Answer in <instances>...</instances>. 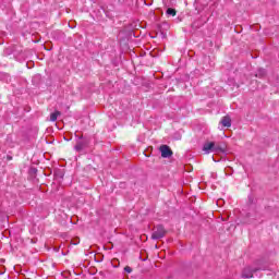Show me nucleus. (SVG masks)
I'll return each instance as SVG.
<instances>
[{"label": "nucleus", "instance_id": "nucleus-1", "mask_svg": "<svg viewBox=\"0 0 279 279\" xmlns=\"http://www.w3.org/2000/svg\"><path fill=\"white\" fill-rule=\"evenodd\" d=\"M256 271H265V267H254V266H246L242 270V278H254Z\"/></svg>", "mask_w": 279, "mask_h": 279}, {"label": "nucleus", "instance_id": "nucleus-2", "mask_svg": "<svg viewBox=\"0 0 279 279\" xmlns=\"http://www.w3.org/2000/svg\"><path fill=\"white\" fill-rule=\"evenodd\" d=\"M165 234H167V230H165L162 225H159L155 228L151 239H154V241H158L159 239H163Z\"/></svg>", "mask_w": 279, "mask_h": 279}, {"label": "nucleus", "instance_id": "nucleus-3", "mask_svg": "<svg viewBox=\"0 0 279 279\" xmlns=\"http://www.w3.org/2000/svg\"><path fill=\"white\" fill-rule=\"evenodd\" d=\"M86 147H88V140L80 138L76 142V145L74 146V149H75V151H83L84 149H86Z\"/></svg>", "mask_w": 279, "mask_h": 279}, {"label": "nucleus", "instance_id": "nucleus-4", "mask_svg": "<svg viewBox=\"0 0 279 279\" xmlns=\"http://www.w3.org/2000/svg\"><path fill=\"white\" fill-rule=\"evenodd\" d=\"M160 151H161V156L162 158H171V156H173V151L171 150V148L167 145H162L160 147Z\"/></svg>", "mask_w": 279, "mask_h": 279}, {"label": "nucleus", "instance_id": "nucleus-5", "mask_svg": "<svg viewBox=\"0 0 279 279\" xmlns=\"http://www.w3.org/2000/svg\"><path fill=\"white\" fill-rule=\"evenodd\" d=\"M214 149H215V142H207L203 146V151L205 154L214 153Z\"/></svg>", "mask_w": 279, "mask_h": 279}, {"label": "nucleus", "instance_id": "nucleus-6", "mask_svg": "<svg viewBox=\"0 0 279 279\" xmlns=\"http://www.w3.org/2000/svg\"><path fill=\"white\" fill-rule=\"evenodd\" d=\"M221 125L223 128H231L232 126V119H230V116H226L221 119Z\"/></svg>", "mask_w": 279, "mask_h": 279}, {"label": "nucleus", "instance_id": "nucleus-7", "mask_svg": "<svg viewBox=\"0 0 279 279\" xmlns=\"http://www.w3.org/2000/svg\"><path fill=\"white\" fill-rule=\"evenodd\" d=\"M253 267H265V270L267 269V265L265 264V260L263 259H257L254 264Z\"/></svg>", "mask_w": 279, "mask_h": 279}, {"label": "nucleus", "instance_id": "nucleus-8", "mask_svg": "<svg viewBox=\"0 0 279 279\" xmlns=\"http://www.w3.org/2000/svg\"><path fill=\"white\" fill-rule=\"evenodd\" d=\"M219 151L223 153L225 151L223 147H221V145L219 144L216 145L214 143V153L219 154Z\"/></svg>", "mask_w": 279, "mask_h": 279}, {"label": "nucleus", "instance_id": "nucleus-9", "mask_svg": "<svg viewBox=\"0 0 279 279\" xmlns=\"http://www.w3.org/2000/svg\"><path fill=\"white\" fill-rule=\"evenodd\" d=\"M58 117H60V111H56L50 114V121L54 122L58 121Z\"/></svg>", "mask_w": 279, "mask_h": 279}, {"label": "nucleus", "instance_id": "nucleus-10", "mask_svg": "<svg viewBox=\"0 0 279 279\" xmlns=\"http://www.w3.org/2000/svg\"><path fill=\"white\" fill-rule=\"evenodd\" d=\"M166 14H168L169 16H175L177 12L175 9H167Z\"/></svg>", "mask_w": 279, "mask_h": 279}, {"label": "nucleus", "instance_id": "nucleus-11", "mask_svg": "<svg viewBox=\"0 0 279 279\" xmlns=\"http://www.w3.org/2000/svg\"><path fill=\"white\" fill-rule=\"evenodd\" d=\"M266 71H265V69H259L258 70V73L256 74V77H264V75H266Z\"/></svg>", "mask_w": 279, "mask_h": 279}, {"label": "nucleus", "instance_id": "nucleus-12", "mask_svg": "<svg viewBox=\"0 0 279 279\" xmlns=\"http://www.w3.org/2000/svg\"><path fill=\"white\" fill-rule=\"evenodd\" d=\"M124 271H125L126 274H132V267L125 266V267H124Z\"/></svg>", "mask_w": 279, "mask_h": 279}]
</instances>
